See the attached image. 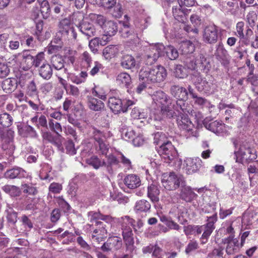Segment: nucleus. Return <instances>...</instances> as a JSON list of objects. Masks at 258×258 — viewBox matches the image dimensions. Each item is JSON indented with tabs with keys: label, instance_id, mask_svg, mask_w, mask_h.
Wrapping results in <instances>:
<instances>
[{
	"label": "nucleus",
	"instance_id": "obj_1",
	"mask_svg": "<svg viewBox=\"0 0 258 258\" xmlns=\"http://www.w3.org/2000/svg\"><path fill=\"white\" fill-rule=\"evenodd\" d=\"M152 110L149 119L160 121L165 117L172 118L176 112L173 110V103L167 95L161 91L155 92L152 95Z\"/></svg>",
	"mask_w": 258,
	"mask_h": 258
},
{
	"label": "nucleus",
	"instance_id": "obj_2",
	"mask_svg": "<svg viewBox=\"0 0 258 258\" xmlns=\"http://www.w3.org/2000/svg\"><path fill=\"white\" fill-rule=\"evenodd\" d=\"M88 220L92 225L95 223V225L98 227L99 229H94L92 235V238L98 242L103 240L104 237L107 235V230L104 226L103 223L99 221V220H103L107 223L113 224L115 222L116 219L112 217L110 215H105L100 213L99 212L90 211L88 213Z\"/></svg>",
	"mask_w": 258,
	"mask_h": 258
},
{
	"label": "nucleus",
	"instance_id": "obj_3",
	"mask_svg": "<svg viewBox=\"0 0 258 258\" xmlns=\"http://www.w3.org/2000/svg\"><path fill=\"white\" fill-rule=\"evenodd\" d=\"M166 77V70L161 66H158L152 69H142L139 73L140 79L149 84L161 82L165 79Z\"/></svg>",
	"mask_w": 258,
	"mask_h": 258
},
{
	"label": "nucleus",
	"instance_id": "obj_4",
	"mask_svg": "<svg viewBox=\"0 0 258 258\" xmlns=\"http://www.w3.org/2000/svg\"><path fill=\"white\" fill-rule=\"evenodd\" d=\"M90 20L94 23L100 26L103 31L104 39L108 38L114 36L117 31V24L115 21L107 20L104 16L96 14L89 15Z\"/></svg>",
	"mask_w": 258,
	"mask_h": 258
},
{
	"label": "nucleus",
	"instance_id": "obj_5",
	"mask_svg": "<svg viewBox=\"0 0 258 258\" xmlns=\"http://www.w3.org/2000/svg\"><path fill=\"white\" fill-rule=\"evenodd\" d=\"M170 93L177 100L176 104L173 103V109L179 111V108L183 112H189L185 104L188 99V92L186 88L177 85H173L170 88Z\"/></svg>",
	"mask_w": 258,
	"mask_h": 258
},
{
	"label": "nucleus",
	"instance_id": "obj_6",
	"mask_svg": "<svg viewBox=\"0 0 258 258\" xmlns=\"http://www.w3.org/2000/svg\"><path fill=\"white\" fill-rule=\"evenodd\" d=\"M217 221V215L215 214L212 216L208 217L206 224L201 226L195 225L194 235H199L203 232L200 238L202 244H204L207 242L210 236L215 229L214 224Z\"/></svg>",
	"mask_w": 258,
	"mask_h": 258
},
{
	"label": "nucleus",
	"instance_id": "obj_7",
	"mask_svg": "<svg viewBox=\"0 0 258 258\" xmlns=\"http://www.w3.org/2000/svg\"><path fill=\"white\" fill-rule=\"evenodd\" d=\"M178 109L179 111H177L174 109H173V110L176 112V115H174L173 117L174 116L177 117V123L178 127L187 133V135H185V136H187V138L190 136H195L196 133L195 134L192 131L193 124L187 117V114H192L193 110L187 109L189 112H185L179 108Z\"/></svg>",
	"mask_w": 258,
	"mask_h": 258
},
{
	"label": "nucleus",
	"instance_id": "obj_8",
	"mask_svg": "<svg viewBox=\"0 0 258 258\" xmlns=\"http://www.w3.org/2000/svg\"><path fill=\"white\" fill-rule=\"evenodd\" d=\"M161 182L162 185L167 190H174L182 185L184 182L183 177L180 174L171 172L164 173L162 175Z\"/></svg>",
	"mask_w": 258,
	"mask_h": 258
},
{
	"label": "nucleus",
	"instance_id": "obj_9",
	"mask_svg": "<svg viewBox=\"0 0 258 258\" xmlns=\"http://www.w3.org/2000/svg\"><path fill=\"white\" fill-rule=\"evenodd\" d=\"M165 46L162 43L151 45L146 52L145 60L147 65H152L158 58L164 55Z\"/></svg>",
	"mask_w": 258,
	"mask_h": 258
},
{
	"label": "nucleus",
	"instance_id": "obj_10",
	"mask_svg": "<svg viewBox=\"0 0 258 258\" xmlns=\"http://www.w3.org/2000/svg\"><path fill=\"white\" fill-rule=\"evenodd\" d=\"M236 161L242 163L254 160L256 158L255 149L249 148L248 146L241 145L239 150L235 152Z\"/></svg>",
	"mask_w": 258,
	"mask_h": 258
},
{
	"label": "nucleus",
	"instance_id": "obj_11",
	"mask_svg": "<svg viewBox=\"0 0 258 258\" xmlns=\"http://www.w3.org/2000/svg\"><path fill=\"white\" fill-rule=\"evenodd\" d=\"M191 79L199 91H203L206 93H209L211 91L213 87L212 83L204 80L200 73L195 72L192 75Z\"/></svg>",
	"mask_w": 258,
	"mask_h": 258
},
{
	"label": "nucleus",
	"instance_id": "obj_12",
	"mask_svg": "<svg viewBox=\"0 0 258 258\" xmlns=\"http://www.w3.org/2000/svg\"><path fill=\"white\" fill-rule=\"evenodd\" d=\"M159 152L167 163L172 161L177 154L175 149L170 142H166L165 144L161 145Z\"/></svg>",
	"mask_w": 258,
	"mask_h": 258
},
{
	"label": "nucleus",
	"instance_id": "obj_13",
	"mask_svg": "<svg viewBox=\"0 0 258 258\" xmlns=\"http://www.w3.org/2000/svg\"><path fill=\"white\" fill-rule=\"evenodd\" d=\"M59 31L63 35H66L69 39L75 40L77 38V33L71 23L68 19L62 20L59 24Z\"/></svg>",
	"mask_w": 258,
	"mask_h": 258
},
{
	"label": "nucleus",
	"instance_id": "obj_14",
	"mask_svg": "<svg viewBox=\"0 0 258 258\" xmlns=\"http://www.w3.org/2000/svg\"><path fill=\"white\" fill-rule=\"evenodd\" d=\"M202 166V161L199 158H187L184 160L183 168L186 173L191 174L197 172Z\"/></svg>",
	"mask_w": 258,
	"mask_h": 258
},
{
	"label": "nucleus",
	"instance_id": "obj_15",
	"mask_svg": "<svg viewBox=\"0 0 258 258\" xmlns=\"http://www.w3.org/2000/svg\"><path fill=\"white\" fill-rule=\"evenodd\" d=\"M204 41L209 44L215 43L218 37V29L214 25H208L205 27L203 32Z\"/></svg>",
	"mask_w": 258,
	"mask_h": 258
},
{
	"label": "nucleus",
	"instance_id": "obj_16",
	"mask_svg": "<svg viewBox=\"0 0 258 258\" xmlns=\"http://www.w3.org/2000/svg\"><path fill=\"white\" fill-rule=\"evenodd\" d=\"M190 10L183 8L182 0H177L176 5L172 7V13L174 18L178 21L184 23L185 19V15H187Z\"/></svg>",
	"mask_w": 258,
	"mask_h": 258
},
{
	"label": "nucleus",
	"instance_id": "obj_17",
	"mask_svg": "<svg viewBox=\"0 0 258 258\" xmlns=\"http://www.w3.org/2000/svg\"><path fill=\"white\" fill-rule=\"evenodd\" d=\"M122 245V240L120 237L112 236L109 237L101 247V249L104 251H108L112 250L119 249Z\"/></svg>",
	"mask_w": 258,
	"mask_h": 258
},
{
	"label": "nucleus",
	"instance_id": "obj_18",
	"mask_svg": "<svg viewBox=\"0 0 258 258\" xmlns=\"http://www.w3.org/2000/svg\"><path fill=\"white\" fill-rule=\"evenodd\" d=\"M224 242L227 244L226 251L228 254H233L237 252L240 247L241 244L238 242V240L236 238H234V236H229L228 238H225Z\"/></svg>",
	"mask_w": 258,
	"mask_h": 258
},
{
	"label": "nucleus",
	"instance_id": "obj_19",
	"mask_svg": "<svg viewBox=\"0 0 258 258\" xmlns=\"http://www.w3.org/2000/svg\"><path fill=\"white\" fill-rule=\"evenodd\" d=\"M104 166L109 173H113L119 167L118 156L117 157L113 154L109 155L107 157V161H104Z\"/></svg>",
	"mask_w": 258,
	"mask_h": 258
},
{
	"label": "nucleus",
	"instance_id": "obj_20",
	"mask_svg": "<svg viewBox=\"0 0 258 258\" xmlns=\"http://www.w3.org/2000/svg\"><path fill=\"white\" fill-rule=\"evenodd\" d=\"M215 55L221 61L223 65H227L230 60V56L225 49L222 43L220 42L216 47Z\"/></svg>",
	"mask_w": 258,
	"mask_h": 258
},
{
	"label": "nucleus",
	"instance_id": "obj_21",
	"mask_svg": "<svg viewBox=\"0 0 258 258\" xmlns=\"http://www.w3.org/2000/svg\"><path fill=\"white\" fill-rule=\"evenodd\" d=\"M7 178H31V176L26 171L20 167H15L8 170L5 173Z\"/></svg>",
	"mask_w": 258,
	"mask_h": 258
},
{
	"label": "nucleus",
	"instance_id": "obj_22",
	"mask_svg": "<svg viewBox=\"0 0 258 258\" xmlns=\"http://www.w3.org/2000/svg\"><path fill=\"white\" fill-rule=\"evenodd\" d=\"M108 106L115 114L122 112V101L118 98L115 97L109 98L108 101Z\"/></svg>",
	"mask_w": 258,
	"mask_h": 258
},
{
	"label": "nucleus",
	"instance_id": "obj_23",
	"mask_svg": "<svg viewBox=\"0 0 258 258\" xmlns=\"http://www.w3.org/2000/svg\"><path fill=\"white\" fill-rule=\"evenodd\" d=\"M120 65L125 69H132L138 67V64L135 58L129 54H125L122 56Z\"/></svg>",
	"mask_w": 258,
	"mask_h": 258
},
{
	"label": "nucleus",
	"instance_id": "obj_24",
	"mask_svg": "<svg viewBox=\"0 0 258 258\" xmlns=\"http://www.w3.org/2000/svg\"><path fill=\"white\" fill-rule=\"evenodd\" d=\"M120 51L118 45H110L106 46L103 51V55L106 59L110 60L117 56Z\"/></svg>",
	"mask_w": 258,
	"mask_h": 258
},
{
	"label": "nucleus",
	"instance_id": "obj_25",
	"mask_svg": "<svg viewBox=\"0 0 258 258\" xmlns=\"http://www.w3.org/2000/svg\"><path fill=\"white\" fill-rule=\"evenodd\" d=\"M204 125L207 129L218 135H220L221 134L223 133L225 128L224 124L217 120L209 123L204 122Z\"/></svg>",
	"mask_w": 258,
	"mask_h": 258
},
{
	"label": "nucleus",
	"instance_id": "obj_26",
	"mask_svg": "<svg viewBox=\"0 0 258 258\" xmlns=\"http://www.w3.org/2000/svg\"><path fill=\"white\" fill-rule=\"evenodd\" d=\"M87 105L91 110L95 111H101L104 108V104L102 101L92 96H88Z\"/></svg>",
	"mask_w": 258,
	"mask_h": 258
},
{
	"label": "nucleus",
	"instance_id": "obj_27",
	"mask_svg": "<svg viewBox=\"0 0 258 258\" xmlns=\"http://www.w3.org/2000/svg\"><path fill=\"white\" fill-rule=\"evenodd\" d=\"M126 186L129 188L133 189L139 187L141 185L140 177L135 174H129L124 179Z\"/></svg>",
	"mask_w": 258,
	"mask_h": 258
},
{
	"label": "nucleus",
	"instance_id": "obj_28",
	"mask_svg": "<svg viewBox=\"0 0 258 258\" xmlns=\"http://www.w3.org/2000/svg\"><path fill=\"white\" fill-rule=\"evenodd\" d=\"M80 30L81 32L88 37H93L97 35V32L94 26L90 23L83 22L80 25Z\"/></svg>",
	"mask_w": 258,
	"mask_h": 258
},
{
	"label": "nucleus",
	"instance_id": "obj_29",
	"mask_svg": "<svg viewBox=\"0 0 258 258\" xmlns=\"http://www.w3.org/2000/svg\"><path fill=\"white\" fill-rule=\"evenodd\" d=\"M108 42V38L106 37V39H104V37H95L90 41L89 46L91 51L95 53L98 51L97 47L99 45L104 46Z\"/></svg>",
	"mask_w": 258,
	"mask_h": 258
},
{
	"label": "nucleus",
	"instance_id": "obj_30",
	"mask_svg": "<svg viewBox=\"0 0 258 258\" xmlns=\"http://www.w3.org/2000/svg\"><path fill=\"white\" fill-rule=\"evenodd\" d=\"M196 196L197 194L189 186H184L181 190V199L187 202H191Z\"/></svg>",
	"mask_w": 258,
	"mask_h": 258
},
{
	"label": "nucleus",
	"instance_id": "obj_31",
	"mask_svg": "<svg viewBox=\"0 0 258 258\" xmlns=\"http://www.w3.org/2000/svg\"><path fill=\"white\" fill-rule=\"evenodd\" d=\"M159 190L155 184H152L148 187V197L152 202L155 203L159 201Z\"/></svg>",
	"mask_w": 258,
	"mask_h": 258
},
{
	"label": "nucleus",
	"instance_id": "obj_32",
	"mask_svg": "<svg viewBox=\"0 0 258 258\" xmlns=\"http://www.w3.org/2000/svg\"><path fill=\"white\" fill-rule=\"evenodd\" d=\"M39 74L43 79H49L52 74V70L48 63H43L39 70Z\"/></svg>",
	"mask_w": 258,
	"mask_h": 258
},
{
	"label": "nucleus",
	"instance_id": "obj_33",
	"mask_svg": "<svg viewBox=\"0 0 258 258\" xmlns=\"http://www.w3.org/2000/svg\"><path fill=\"white\" fill-rule=\"evenodd\" d=\"M131 116L136 119H145L148 117V112L147 110L134 107L131 112Z\"/></svg>",
	"mask_w": 258,
	"mask_h": 258
},
{
	"label": "nucleus",
	"instance_id": "obj_34",
	"mask_svg": "<svg viewBox=\"0 0 258 258\" xmlns=\"http://www.w3.org/2000/svg\"><path fill=\"white\" fill-rule=\"evenodd\" d=\"M117 83L128 87L132 82L130 75L127 73L122 72L119 73L116 77Z\"/></svg>",
	"mask_w": 258,
	"mask_h": 258
},
{
	"label": "nucleus",
	"instance_id": "obj_35",
	"mask_svg": "<svg viewBox=\"0 0 258 258\" xmlns=\"http://www.w3.org/2000/svg\"><path fill=\"white\" fill-rule=\"evenodd\" d=\"M149 17H141L137 19L135 21L136 29L139 31H142L146 29L149 24Z\"/></svg>",
	"mask_w": 258,
	"mask_h": 258
},
{
	"label": "nucleus",
	"instance_id": "obj_36",
	"mask_svg": "<svg viewBox=\"0 0 258 258\" xmlns=\"http://www.w3.org/2000/svg\"><path fill=\"white\" fill-rule=\"evenodd\" d=\"M3 190L13 197H18L21 194L20 188L15 185H6L3 187Z\"/></svg>",
	"mask_w": 258,
	"mask_h": 258
},
{
	"label": "nucleus",
	"instance_id": "obj_37",
	"mask_svg": "<svg viewBox=\"0 0 258 258\" xmlns=\"http://www.w3.org/2000/svg\"><path fill=\"white\" fill-rule=\"evenodd\" d=\"M27 51L22 53L21 61L24 64L23 69H28L33 66V56L27 53Z\"/></svg>",
	"mask_w": 258,
	"mask_h": 258
},
{
	"label": "nucleus",
	"instance_id": "obj_38",
	"mask_svg": "<svg viewBox=\"0 0 258 258\" xmlns=\"http://www.w3.org/2000/svg\"><path fill=\"white\" fill-rule=\"evenodd\" d=\"M151 205L146 200H142L137 202L135 210L137 212H147L150 210Z\"/></svg>",
	"mask_w": 258,
	"mask_h": 258
},
{
	"label": "nucleus",
	"instance_id": "obj_39",
	"mask_svg": "<svg viewBox=\"0 0 258 258\" xmlns=\"http://www.w3.org/2000/svg\"><path fill=\"white\" fill-rule=\"evenodd\" d=\"M180 49L184 53H191L195 50V45L189 40L182 41Z\"/></svg>",
	"mask_w": 258,
	"mask_h": 258
},
{
	"label": "nucleus",
	"instance_id": "obj_40",
	"mask_svg": "<svg viewBox=\"0 0 258 258\" xmlns=\"http://www.w3.org/2000/svg\"><path fill=\"white\" fill-rule=\"evenodd\" d=\"M22 53H18L12 55L8 59V62L15 68H24V64L21 61Z\"/></svg>",
	"mask_w": 258,
	"mask_h": 258
},
{
	"label": "nucleus",
	"instance_id": "obj_41",
	"mask_svg": "<svg viewBox=\"0 0 258 258\" xmlns=\"http://www.w3.org/2000/svg\"><path fill=\"white\" fill-rule=\"evenodd\" d=\"M86 162L88 164L92 166L96 169H98L100 167L104 166V161H102L96 156H92L90 158L86 159Z\"/></svg>",
	"mask_w": 258,
	"mask_h": 258
},
{
	"label": "nucleus",
	"instance_id": "obj_42",
	"mask_svg": "<svg viewBox=\"0 0 258 258\" xmlns=\"http://www.w3.org/2000/svg\"><path fill=\"white\" fill-rule=\"evenodd\" d=\"M21 189L24 194L28 195L34 196L37 193V188L32 183L23 182L21 185Z\"/></svg>",
	"mask_w": 258,
	"mask_h": 258
},
{
	"label": "nucleus",
	"instance_id": "obj_43",
	"mask_svg": "<svg viewBox=\"0 0 258 258\" xmlns=\"http://www.w3.org/2000/svg\"><path fill=\"white\" fill-rule=\"evenodd\" d=\"M118 222L121 225V229L131 228V226L135 227V221L127 216L122 217L118 219Z\"/></svg>",
	"mask_w": 258,
	"mask_h": 258
},
{
	"label": "nucleus",
	"instance_id": "obj_44",
	"mask_svg": "<svg viewBox=\"0 0 258 258\" xmlns=\"http://www.w3.org/2000/svg\"><path fill=\"white\" fill-rule=\"evenodd\" d=\"M42 138L44 140L56 145H59L61 143L60 139L59 137H54L49 132H43L42 134Z\"/></svg>",
	"mask_w": 258,
	"mask_h": 258
},
{
	"label": "nucleus",
	"instance_id": "obj_45",
	"mask_svg": "<svg viewBox=\"0 0 258 258\" xmlns=\"http://www.w3.org/2000/svg\"><path fill=\"white\" fill-rule=\"evenodd\" d=\"M51 63L53 68L57 70L62 69L64 67V61L59 55H53L51 59Z\"/></svg>",
	"mask_w": 258,
	"mask_h": 258
},
{
	"label": "nucleus",
	"instance_id": "obj_46",
	"mask_svg": "<svg viewBox=\"0 0 258 258\" xmlns=\"http://www.w3.org/2000/svg\"><path fill=\"white\" fill-rule=\"evenodd\" d=\"M13 120V117L6 112L0 114V124L3 127H6L11 126Z\"/></svg>",
	"mask_w": 258,
	"mask_h": 258
},
{
	"label": "nucleus",
	"instance_id": "obj_47",
	"mask_svg": "<svg viewBox=\"0 0 258 258\" xmlns=\"http://www.w3.org/2000/svg\"><path fill=\"white\" fill-rule=\"evenodd\" d=\"M197 61L198 68H199L201 70L205 71L207 70L208 71L209 70V68H210L209 62L203 54H200L198 56Z\"/></svg>",
	"mask_w": 258,
	"mask_h": 258
},
{
	"label": "nucleus",
	"instance_id": "obj_48",
	"mask_svg": "<svg viewBox=\"0 0 258 258\" xmlns=\"http://www.w3.org/2000/svg\"><path fill=\"white\" fill-rule=\"evenodd\" d=\"M171 60H174L178 56V52L176 49L171 45L165 47L164 54Z\"/></svg>",
	"mask_w": 258,
	"mask_h": 258
},
{
	"label": "nucleus",
	"instance_id": "obj_49",
	"mask_svg": "<svg viewBox=\"0 0 258 258\" xmlns=\"http://www.w3.org/2000/svg\"><path fill=\"white\" fill-rule=\"evenodd\" d=\"M187 70L182 66L177 64L175 66L174 71V75L175 77L183 79L187 76Z\"/></svg>",
	"mask_w": 258,
	"mask_h": 258
},
{
	"label": "nucleus",
	"instance_id": "obj_50",
	"mask_svg": "<svg viewBox=\"0 0 258 258\" xmlns=\"http://www.w3.org/2000/svg\"><path fill=\"white\" fill-rule=\"evenodd\" d=\"M15 81L8 78L3 81L2 88L6 93H10L15 89Z\"/></svg>",
	"mask_w": 258,
	"mask_h": 258
},
{
	"label": "nucleus",
	"instance_id": "obj_51",
	"mask_svg": "<svg viewBox=\"0 0 258 258\" xmlns=\"http://www.w3.org/2000/svg\"><path fill=\"white\" fill-rule=\"evenodd\" d=\"M51 167L48 164H45L43 165L41 170L40 171L39 177L42 180H50L52 177H50L49 172L51 171Z\"/></svg>",
	"mask_w": 258,
	"mask_h": 258
},
{
	"label": "nucleus",
	"instance_id": "obj_52",
	"mask_svg": "<svg viewBox=\"0 0 258 258\" xmlns=\"http://www.w3.org/2000/svg\"><path fill=\"white\" fill-rule=\"evenodd\" d=\"M193 99H194L195 103L202 107H206L211 109L214 107L209 101L203 97H199L196 95V97H194Z\"/></svg>",
	"mask_w": 258,
	"mask_h": 258
},
{
	"label": "nucleus",
	"instance_id": "obj_53",
	"mask_svg": "<svg viewBox=\"0 0 258 258\" xmlns=\"http://www.w3.org/2000/svg\"><path fill=\"white\" fill-rule=\"evenodd\" d=\"M121 133L122 138L125 140H133L135 137V133L134 131L131 128L122 127L121 128Z\"/></svg>",
	"mask_w": 258,
	"mask_h": 258
},
{
	"label": "nucleus",
	"instance_id": "obj_54",
	"mask_svg": "<svg viewBox=\"0 0 258 258\" xmlns=\"http://www.w3.org/2000/svg\"><path fill=\"white\" fill-rule=\"evenodd\" d=\"M166 137L162 132H157L154 134V143L159 146L166 143Z\"/></svg>",
	"mask_w": 258,
	"mask_h": 258
},
{
	"label": "nucleus",
	"instance_id": "obj_55",
	"mask_svg": "<svg viewBox=\"0 0 258 258\" xmlns=\"http://www.w3.org/2000/svg\"><path fill=\"white\" fill-rule=\"evenodd\" d=\"M95 4L105 9L112 8L116 3V0H94Z\"/></svg>",
	"mask_w": 258,
	"mask_h": 258
},
{
	"label": "nucleus",
	"instance_id": "obj_56",
	"mask_svg": "<svg viewBox=\"0 0 258 258\" xmlns=\"http://www.w3.org/2000/svg\"><path fill=\"white\" fill-rule=\"evenodd\" d=\"M48 124L51 130L54 132L56 134L57 136L60 138V133L62 132V128L60 123L54 121L53 119H50Z\"/></svg>",
	"mask_w": 258,
	"mask_h": 258
},
{
	"label": "nucleus",
	"instance_id": "obj_57",
	"mask_svg": "<svg viewBox=\"0 0 258 258\" xmlns=\"http://www.w3.org/2000/svg\"><path fill=\"white\" fill-rule=\"evenodd\" d=\"M8 39V35L0 34V54H3L7 51L6 45Z\"/></svg>",
	"mask_w": 258,
	"mask_h": 258
},
{
	"label": "nucleus",
	"instance_id": "obj_58",
	"mask_svg": "<svg viewBox=\"0 0 258 258\" xmlns=\"http://www.w3.org/2000/svg\"><path fill=\"white\" fill-rule=\"evenodd\" d=\"M44 58V53L43 52H40L38 53L35 56H33V66L37 68L40 64L45 63Z\"/></svg>",
	"mask_w": 258,
	"mask_h": 258
},
{
	"label": "nucleus",
	"instance_id": "obj_59",
	"mask_svg": "<svg viewBox=\"0 0 258 258\" xmlns=\"http://www.w3.org/2000/svg\"><path fill=\"white\" fill-rule=\"evenodd\" d=\"M65 90L68 95H72L75 97H78L80 95L78 88L73 85L70 84Z\"/></svg>",
	"mask_w": 258,
	"mask_h": 258
},
{
	"label": "nucleus",
	"instance_id": "obj_60",
	"mask_svg": "<svg viewBox=\"0 0 258 258\" xmlns=\"http://www.w3.org/2000/svg\"><path fill=\"white\" fill-rule=\"evenodd\" d=\"M199 248V244L197 241L190 240L187 244L185 252L186 254H189L191 252L196 250Z\"/></svg>",
	"mask_w": 258,
	"mask_h": 258
},
{
	"label": "nucleus",
	"instance_id": "obj_61",
	"mask_svg": "<svg viewBox=\"0 0 258 258\" xmlns=\"http://www.w3.org/2000/svg\"><path fill=\"white\" fill-rule=\"evenodd\" d=\"M123 106H122V112H126L127 111V109L130 106L136 103V101L133 99H130L129 98H124L122 100Z\"/></svg>",
	"mask_w": 258,
	"mask_h": 258
},
{
	"label": "nucleus",
	"instance_id": "obj_62",
	"mask_svg": "<svg viewBox=\"0 0 258 258\" xmlns=\"http://www.w3.org/2000/svg\"><path fill=\"white\" fill-rule=\"evenodd\" d=\"M67 153L70 155H73L76 153L74 143L71 140H68L66 144Z\"/></svg>",
	"mask_w": 258,
	"mask_h": 258
},
{
	"label": "nucleus",
	"instance_id": "obj_63",
	"mask_svg": "<svg viewBox=\"0 0 258 258\" xmlns=\"http://www.w3.org/2000/svg\"><path fill=\"white\" fill-rule=\"evenodd\" d=\"M244 26V23L243 22H239L236 24L237 36L241 39L244 38V35L243 33Z\"/></svg>",
	"mask_w": 258,
	"mask_h": 258
},
{
	"label": "nucleus",
	"instance_id": "obj_64",
	"mask_svg": "<svg viewBox=\"0 0 258 258\" xmlns=\"http://www.w3.org/2000/svg\"><path fill=\"white\" fill-rule=\"evenodd\" d=\"M61 190L62 186L58 183L53 182L50 184L49 187V191L53 194H58Z\"/></svg>",
	"mask_w": 258,
	"mask_h": 258
}]
</instances>
